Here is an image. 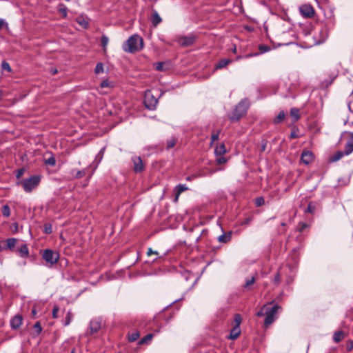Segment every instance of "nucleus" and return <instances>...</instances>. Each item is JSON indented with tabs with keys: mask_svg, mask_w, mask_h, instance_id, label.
I'll list each match as a JSON object with an SVG mask.
<instances>
[{
	"mask_svg": "<svg viewBox=\"0 0 353 353\" xmlns=\"http://www.w3.org/2000/svg\"><path fill=\"white\" fill-rule=\"evenodd\" d=\"M77 22L84 28H87L89 25L88 20L83 17H78L77 19Z\"/></svg>",
	"mask_w": 353,
	"mask_h": 353,
	"instance_id": "25",
	"label": "nucleus"
},
{
	"mask_svg": "<svg viewBox=\"0 0 353 353\" xmlns=\"http://www.w3.org/2000/svg\"><path fill=\"white\" fill-rule=\"evenodd\" d=\"M14 226L15 230H17V229H18V224L17 223H14Z\"/></svg>",
	"mask_w": 353,
	"mask_h": 353,
	"instance_id": "62",
	"label": "nucleus"
},
{
	"mask_svg": "<svg viewBox=\"0 0 353 353\" xmlns=\"http://www.w3.org/2000/svg\"><path fill=\"white\" fill-rule=\"evenodd\" d=\"M104 150L105 148H102L99 152L97 154V157H96V159H99V161H100L101 159H102V157H103V152H104Z\"/></svg>",
	"mask_w": 353,
	"mask_h": 353,
	"instance_id": "51",
	"label": "nucleus"
},
{
	"mask_svg": "<svg viewBox=\"0 0 353 353\" xmlns=\"http://www.w3.org/2000/svg\"><path fill=\"white\" fill-rule=\"evenodd\" d=\"M234 321V323H235V326L234 327H240V324H241V321H242L241 315L239 314H235Z\"/></svg>",
	"mask_w": 353,
	"mask_h": 353,
	"instance_id": "36",
	"label": "nucleus"
},
{
	"mask_svg": "<svg viewBox=\"0 0 353 353\" xmlns=\"http://www.w3.org/2000/svg\"><path fill=\"white\" fill-rule=\"evenodd\" d=\"M102 319L100 317L94 318L90 322V334L97 333L101 327Z\"/></svg>",
	"mask_w": 353,
	"mask_h": 353,
	"instance_id": "7",
	"label": "nucleus"
},
{
	"mask_svg": "<svg viewBox=\"0 0 353 353\" xmlns=\"http://www.w3.org/2000/svg\"><path fill=\"white\" fill-rule=\"evenodd\" d=\"M24 172H25V169L24 168H21V169H19L17 171V174H16V177L17 179H19L20 177L22 176V175L24 174Z\"/></svg>",
	"mask_w": 353,
	"mask_h": 353,
	"instance_id": "48",
	"label": "nucleus"
},
{
	"mask_svg": "<svg viewBox=\"0 0 353 353\" xmlns=\"http://www.w3.org/2000/svg\"><path fill=\"white\" fill-rule=\"evenodd\" d=\"M156 254V255H158L159 254V252H157V251H153L152 248H148V251H147V255L148 256H150L151 254Z\"/></svg>",
	"mask_w": 353,
	"mask_h": 353,
	"instance_id": "53",
	"label": "nucleus"
},
{
	"mask_svg": "<svg viewBox=\"0 0 353 353\" xmlns=\"http://www.w3.org/2000/svg\"><path fill=\"white\" fill-rule=\"evenodd\" d=\"M353 152V145L347 143L345 145L344 153L345 155H349Z\"/></svg>",
	"mask_w": 353,
	"mask_h": 353,
	"instance_id": "29",
	"label": "nucleus"
},
{
	"mask_svg": "<svg viewBox=\"0 0 353 353\" xmlns=\"http://www.w3.org/2000/svg\"><path fill=\"white\" fill-rule=\"evenodd\" d=\"M143 48V39L137 34H134L130 37L123 46V50L130 53L139 51Z\"/></svg>",
	"mask_w": 353,
	"mask_h": 353,
	"instance_id": "1",
	"label": "nucleus"
},
{
	"mask_svg": "<svg viewBox=\"0 0 353 353\" xmlns=\"http://www.w3.org/2000/svg\"><path fill=\"white\" fill-rule=\"evenodd\" d=\"M353 348V342L350 341L349 343L347 345V351H351Z\"/></svg>",
	"mask_w": 353,
	"mask_h": 353,
	"instance_id": "54",
	"label": "nucleus"
},
{
	"mask_svg": "<svg viewBox=\"0 0 353 353\" xmlns=\"http://www.w3.org/2000/svg\"><path fill=\"white\" fill-rule=\"evenodd\" d=\"M4 24V20L0 18V29H1L3 27Z\"/></svg>",
	"mask_w": 353,
	"mask_h": 353,
	"instance_id": "57",
	"label": "nucleus"
},
{
	"mask_svg": "<svg viewBox=\"0 0 353 353\" xmlns=\"http://www.w3.org/2000/svg\"><path fill=\"white\" fill-rule=\"evenodd\" d=\"M280 308L281 307L277 304L272 305V303H268L264 305V309H265L264 325L265 327H268L275 321L276 314Z\"/></svg>",
	"mask_w": 353,
	"mask_h": 353,
	"instance_id": "2",
	"label": "nucleus"
},
{
	"mask_svg": "<svg viewBox=\"0 0 353 353\" xmlns=\"http://www.w3.org/2000/svg\"><path fill=\"white\" fill-rule=\"evenodd\" d=\"M132 161L133 162V169L135 172H141L143 170L144 166L140 157H133Z\"/></svg>",
	"mask_w": 353,
	"mask_h": 353,
	"instance_id": "10",
	"label": "nucleus"
},
{
	"mask_svg": "<svg viewBox=\"0 0 353 353\" xmlns=\"http://www.w3.org/2000/svg\"><path fill=\"white\" fill-rule=\"evenodd\" d=\"M258 54H259V53H254L253 54H250L246 55V57H251L252 56H256Z\"/></svg>",
	"mask_w": 353,
	"mask_h": 353,
	"instance_id": "61",
	"label": "nucleus"
},
{
	"mask_svg": "<svg viewBox=\"0 0 353 353\" xmlns=\"http://www.w3.org/2000/svg\"><path fill=\"white\" fill-rule=\"evenodd\" d=\"M162 21V19L156 10L152 11L151 22L154 27H157Z\"/></svg>",
	"mask_w": 353,
	"mask_h": 353,
	"instance_id": "13",
	"label": "nucleus"
},
{
	"mask_svg": "<svg viewBox=\"0 0 353 353\" xmlns=\"http://www.w3.org/2000/svg\"><path fill=\"white\" fill-rule=\"evenodd\" d=\"M17 243V239L10 238L6 240V245L7 248L9 250H12L14 248Z\"/></svg>",
	"mask_w": 353,
	"mask_h": 353,
	"instance_id": "24",
	"label": "nucleus"
},
{
	"mask_svg": "<svg viewBox=\"0 0 353 353\" xmlns=\"http://www.w3.org/2000/svg\"><path fill=\"white\" fill-rule=\"evenodd\" d=\"M17 252L21 257H26L29 254L28 248L26 244H22L19 248H18Z\"/></svg>",
	"mask_w": 353,
	"mask_h": 353,
	"instance_id": "19",
	"label": "nucleus"
},
{
	"mask_svg": "<svg viewBox=\"0 0 353 353\" xmlns=\"http://www.w3.org/2000/svg\"><path fill=\"white\" fill-rule=\"evenodd\" d=\"M157 103V99H155L152 95L150 96L149 94H145V105L148 109L151 110H154Z\"/></svg>",
	"mask_w": 353,
	"mask_h": 353,
	"instance_id": "9",
	"label": "nucleus"
},
{
	"mask_svg": "<svg viewBox=\"0 0 353 353\" xmlns=\"http://www.w3.org/2000/svg\"><path fill=\"white\" fill-rule=\"evenodd\" d=\"M226 152V148L224 143L217 145L214 149L216 156H223Z\"/></svg>",
	"mask_w": 353,
	"mask_h": 353,
	"instance_id": "20",
	"label": "nucleus"
},
{
	"mask_svg": "<svg viewBox=\"0 0 353 353\" xmlns=\"http://www.w3.org/2000/svg\"><path fill=\"white\" fill-rule=\"evenodd\" d=\"M216 157H217L216 162L218 164L221 165V164H223L226 162V159L225 157H223V156H216Z\"/></svg>",
	"mask_w": 353,
	"mask_h": 353,
	"instance_id": "46",
	"label": "nucleus"
},
{
	"mask_svg": "<svg viewBox=\"0 0 353 353\" xmlns=\"http://www.w3.org/2000/svg\"><path fill=\"white\" fill-rule=\"evenodd\" d=\"M108 38L105 36V35H103L101 38V45L103 48H105L106 46L108 45Z\"/></svg>",
	"mask_w": 353,
	"mask_h": 353,
	"instance_id": "42",
	"label": "nucleus"
},
{
	"mask_svg": "<svg viewBox=\"0 0 353 353\" xmlns=\"http://www.w3.org/2000/svg\"><path fill=\"white\" fill-rule=\"evenodd\" d=\"M140 336V334L138 331L134 332L128 335V341L130 342L136 341Z\"/></svg>",
	"mask_w": 353,
	"mask_h": 353,
	"instance_id": "28",
	"label": "nucleus"
},
{
	"mask_svg": "<svg viewBox=\"0 0 353 353\" xmlns=\"http://www.w3.org/2000/svg\"><path fill=\"white\" fill-rule=\"evenodd\" d=\"M285 118V113L284 111H280L276 117L274 119V123H279L283 121Z\"/></svg>",
	"mask_w": 353,
	"mask_h": 353,
	"instance_id": "27",
	"label": "nucleus"
},
{
	"mask_svg": "<svg viewBox=\"0 0 353 353\" xmlns=\"http://www.w3.org/2000/svg\"><path fill=\"white\" fill-rule=\"evenodd\" d=\"M231 238H232V232H228L223 233V234L220 235L218 237V241L220 243H225L229 242L231 240Z\"/></svg>",
	"mask_w": 353,
	"mask_h": 353,
	"instance_id": "17",
	"label": "nucleus"
},
{
	"mask_svg": "<svg viewBox=\"0 0 353 353\" xmlns=\"http://www.w3.org/2000/svg\"><path fill=\"white\" fill-rule=\"evenodd\" d=\"M71 320H72L71 314H70V312H68V314H67V316L65 317V323H64V325L65 326L68 325L70 323Z\"/></svg>",
	"mask_w": 353,
	"mask_h": 353,
	"instance_id": "45",
	"label": "nucleus"
},
{
	"mask_svg": "<svg viewBox=\"0 0 353 353\" xmlns=\"http://www.w3.org/2000/svg\"><path fill=\"white\" fill-rule=\"evenodd\" d=\"M52 74H56L57 72V70L56 69L52 70Z\"/></svg>",
	"mask_w": 353,
	"mask_h": 353,
	"instance_id": "64",
	"label": "nucleus"
},
{
	"mask_svg": "<svg viewBox=\"0 0 353 353\" xmlns=\"http://www.w3.org/2000/svg\"><path fill=\"white\" fill-rule=\"evenodd\" d=\"M103 72V64L102 63H98L95 67L94 72L96 74H100Z\"/></svg>",
	"mask_w": 353,
	"mask_h": 353,
	"instance_id": "35",
	"label": "nucleus"
},
{
	"mask_svg": "<svg viewBox=\"0 0 353 353\" xmlns=\"http://www.w3.org/2000/svg\"><path fill=\"white\" fill-rule=\"evenodd\" d=\"M100 86L102 88H108L110 87V82L108 81V80H103L101 81Z\"/></svg>",
	"mask_w": 353,
	"mask_h": 353,
	"instance_id": "49",
	"label": "nucleus"
},
{
	"mask_svg": "<svg viewBox=\"0 0 353 353\" xmlns=\"http://www.w3.org/2000/svg\"><path fill=\"white\" fill-rule=\"evenodd\" d=\"M59 258V253L50 249H46L42 253V259L46 262V265L49 268L57 263Z\"/></svg>",
	"mask_w": 353,
	"mask_h": 353,
	"instance_id": "5",
	"label": "nucleus"
},
{
	"mask_svg": "<svg viewBox=\"0 0 353 353\" xmlns=\"http://www.w3.org/2000/svg\"><path fill=\"white\" fill-rule=\"evenodd\" d=\"M301 15L305 17H312L314 14V10L310 4H303L299 8Z\"/></svg>",
	"mask_w": 353,
	"mask_h": 353,
	"instance_id": "8",
	"label": "nucleus"
},
{
	"mask_svg": "<svg viewBox=\"0 0 353 353\" xmlns=\"http://www.w3.org/2000/svg\"><path fill=\"white\" fill-rule=\"evenodd\" d=\"M249 107V101L245 99L241 100L235 107L232 115L230 117L232 121H239L245 113Z\"/></svg>",
	"mask_w": 353,
	"mask_h": 353,
	"instance_id": "3",
	"label": "nucleus"
},
{
	"mask_svg": "<svg viewBox=\"0 0 353 353\" xmlns=\"http://www.w3.org/2000/svg\"><path fill=\"white\" fill-rule=\"evenodd\" d=\"M232 62V59H223L220 60L215 65V70L222 69Z\"/></svg>",
	"mask_w": 353,
	"mask_h": 353,
	"instance_id": "16",
	"label": "nucleus"
},
{
	"mask_svg": "<svg viewBox=\"0 0 353 353\" xmlns=\"http://www.w3.org/2000/svg\"><path fill=\"white\" fill-rule=\"evenodd\" d=\"M348 108H349V110H350L351 112H353V107H352V103H351V102H350V103H348Z\"/></svg>",
	"mask_w": 353,
	"mask_h": 353,
	"instance_id": "58",
	"label": "nucleus"
},
{
	"mask_svg": "<svg viewBox=\"0 0 353 353\" xmlns=\"http://www.w3.org/2000/svg\"><path fill=\"white\" fill-rule=\"evenodd\" d=\"M240 334H241L240 327H234L230 332L228 339H230L231 340H235L236 339H237L239 337Z\"/></svg>",
	"mask_w": 353,
	"mask_h": 353,
	"instance_id": "18",
	"label": "nucleus"
},
{
	"mask_svg": "<svg viewBox=\"0 0 353 353\" xmlns=\"http://www.w3.org/2000/svg\"><path fill=\"white\" fill-rule=\"evenodd\" d=\"M314 210H315V208L314 206H312L311 203H309L307 205V208H306L305 212L313 213L314 212Z\"/></svg>",
	"mask_w": 353,
	"mask_h": 353,
	"instance_id": "50",
	"label": "nucleus"
},
{
	"mask_svg": "<svg viewBox=\"0 0 353 353\" xmlns=\"http://www.w3.org/2000/svg\"><path fill=\"white\" fill-rule=\"evenodd\" d=\"M345 155L344 152L339 151L330 158L332 162H336L340 160Z\"/></svg>",
	"mask_w": 353,
	"mask_h": 353,
	"instance_id": "26",
	"label": "nucleus"
},
{
	"mask_svg": "<svg viewBox=\"0 0 353 353\" xmlns=\"http://www.w3.org/2000/svg\"><path fill=\"white\" fill-rule=\"evenodd\" d=\"M188 188L185 184H179L176 185L174 188L175 192V199L174 201H177L179 195L184 191L187 190Z\"/></svg>",
	"mask_w": 353,
	"mask_h": 353,
	"instance_id": "14",
	"label": "nucleus"
},
{
	"mask_svg": "<svg viewBox=\"0 0 353 353\" xmlns=\"http://www.w3.org/2000/svg\"><path fill=\"white\" fill-rule=\"evenodd\" d=\"M260 53H265L270 50V48L265 45H260L259 46Z\"/></svg>",
	"mask_w": 353,
	"mask_h": 353,
	"instance_id": "41",
	"label": "nucleus"
},
{
	"mask_svg": "<svg viewBox=\"0 0 353 353\" xmlns=\"http://www.w3.org/2000/svg\"><path fill=\"white\" fill-rule=\"evenodd\" d=\"M265 203V200L263 197H258L255 199V205L257 207H260Z\"/></svg>",
	"mask_w": 353,
	"mask_h": 353,
	"instance_id": "39",
	"label": "nucleus"
},
{
	"mask_svg": "<svg viewBox=\"0 0 353 353\" xmlns=\"http://www.w3.org/2000/svg\"><path fill=\"white\" fill-rule=\"evenodd\" d=\"M176 139L175 138H171L167 141V149H171L176 145Z\"/></svg>",
	"mask_w": 353,
	"mask_h": 353,
	"instance_id": "34",
	"label": "nucleus"
},
{
	"mask_svg": "<svg viewBox=\"0 0 353 353\" xmlns=\"http://www.w3.org/2000/svg\"><path fill=\"white\" fill-rule=\"evenodd\" d=\"M326 37H327V36H325L324 38H323V39H321V41H319L318 42V43H320L323 42V41H325V38H326Z\"/></svg>",
	"mask_w": 353,
	"mask_h": 353,
	"instance_id": "63",
	"label": "nucleus"
},
{
	"mask_svg": "<svg viewBox=\"0 0 353 353\" xmlns=\"http://www.w3.org/2000/svg\"><path fill=\"white\" fill-rule=\"evenodd\" d=\"M45 164L50 166H54L56 164V159L53 156H51L47 159H45Z\"/></svg>",
	"mask_w": 353,
	"mask_h": 353,
	"instance_id": "33",
	"label": "nucleus"
},
{
	"mask_svg": "<svg viewBox=\"0 0 353 353\" xmlns=\"http://www.w3.org/2000/svg\"><path fill=\"white\" fill-rule=\"evenodd\" d=\"M193 178H194V176H189L186 178V180L191 181Z\"/></svg>",
	"mask_w": 353,
	"mask_h": 353,
	"instance_id": "60",
	"label": "nucleus"
},
{
	"mask_svg": "<svg viewBox=\"0 0 353 353\" xmlns=\"http://www.w3.org/2000/svg\"><path fill=\"white\" fill-rule=\"evenodd\" d=\"M34 330L36 331L37 332V334H39L41 331H42V327H41V323L39 321H37L34 325Z\"/></svg>",
	"mask_w": 353,
	"mask_h": 353,
	"instance_id": "40",
	"label": "nucleus"
},
{
	"mask_svg": "<svg viewBox=\"0 0 353 353\" xmlns=\"http://www.w3.org/2000/svg\"><path fill=\"white\" fill-rule=\"evenodd\" d=\"M1 67H2V69L4 70H6L8 72H10L11 71V67L10 66L9 63H7L6 61H3L2 62Z\"/></svg>",
	"mask_w": 353,
	"mask_h": 353,
	"instance_id": "43",
	"label": "nucleus"
},
{
	"mask_svg": "<svg viewBox=\"0 0 353 353\" xmlns=\"http://www.w3.org/2000/svg\"><path fill=\"white\" fill-rule=\"evenodd\" d=\"M219 134H220V131L219 130H218L216 132H213V133L212 134V136H211V143H210V144H212L213 142H214L215 141L219 139Z\"/></svg>",
	"mask_w": 353,
	"mask_h": 353,
	"instance_id": "38",
	"label": "nucleus"
},
{
	"mask_svg": "<svg viewBox=\"0 0 353 353\" xmlns=\"http://www.w3.org/2000/svg\"><path fill=\"white\" fill-rule=\"evenodd\" d=\"M40 181V176L33 175L28 179H23L18 184L22 185L25 192H30L33 189L36 188L39 185Z\"/></svg>",
	"mask_w": 353,
	"mask_h": 353,
	"instance_id": "4",
	"label": "nucleus"
},
{
	"mask_svg": "<svg viewBox=\"0 0 353 353\" xmlns=\"http://www.w3.org/2000/svg\"><path fill=\"white\" fill-rule=\"evenodd\" d=\"M155 68L158 71H163L164 69V63L163 62H158L155 65Z\"/></svg>",
	"mask_w": 353,
	"mask_h": 353,
	"instance_id": "44",
	"label": "nucleus"
},
{
	"mask_svg": "<svg viewBox=\"0 0 353 353\" xmlns=\"http://www.w3.org/2000/svg\"><path fill=\"white\" fill-rule=\"evenodd\" d=\"M86 172H87V168L81 170L72 169L71 170V175L74 179H81L85 175Z\"/></svg>",
	"mask_w": 353,
	"mask_h": 353,
	"instance_id": "15",
	"label": "nucleus"
},
{
	"mask_svg": "<svg viewBox=\"0 0 353 353\" xmlns=\"http://www.w3.org/2000/svg\"><path fill=\"white\" fill-rule=\"evenodd\" d=\"M59 311V308L58 306L54 307L52 310V317L56 319L58 316V312Z\"/></svg>",
	"mask_w": 353,
	"mask_h": 353,
	"instance_id": "47",
	"label": "nucleus"
},
{
	"mask_svg": "<svg viewBox=\"0 0 353 353\" xmlns=\"http://www.w3.org/2000/svg\"><path fill=\"white\" fill-rule=\"evenodd\" d=\"M43 232L46 234H50L52 232V225L50 223H46L43 226Z\"/></svg>",
	"mask_w": 353,
	"mask_h": 353,
	"instance_id": "37",
	"label": "nucleus"
},
{
	"mask_svg": "<svg viewBox=\"0 0 353 353\" xmlns=\"http://www.w3.org/2000/svg\"><path fill=\"white\" fill-rule=\"evenodd\" d=\"M344 336H345V334L343 332L337 331V332H334V334L333 335V340L334 341V342L339 343L343 340V339L344 338Z\"/></svg>",
	"mask_w": 353,
	"mask_h": 353,
	"instance_id": "22",
	"label": "nucleus"
},
{
	"mask_svg": "<svg viewBox=\"0 0 353 353\" xmlns=\"http://www.w3.org/2000/svg\"><path fill=\"white\" fill-rule=\"evenodd\" d=\"M22 316L20 315L14 316L10 321V326L12 329H18L22 324Z\"/></svg>",
	"mask_w": 353,
	"mask_h": 353,
	"instance_id": "12",
	"label": "nucleus"
},
{
	"mask_svg": "<svg viewBox=\"0 0 353 353\" xmlns=\"http://www.w3.org/2000/svg\"><path fill=\"white\" fill-rule=\"evenodd\" d=\"M290 115L292 117L293 121H297L300 118L299 109L296 108H292L290 110Z\"/></svg>",
	"mask_w": 353,
	"mask_h": 353,
	"instance_id": "21",
	"label": "nucleus"
},
{
	"mask_svg": "<svg viewBox=\"0 0 353 353\" xmlns=\"http://www.w3.org/2000/svg\"><path fill=\"white\" fill-rule=\"evenodd\" d=\"M58 11L63 17L65 18L67 17L68 8L64 4L61 3L58 6Z\"/></svg>",
	"mask_w": 353,
	"mask_h": 353,
	"instance_id": "23",
	"label": "nucleus"
},
{
	"mask_svg": "<svg viewBox=\"0 0 353 353\" xmlns=\"http://www.w3.org/2000/svg\"><path fill=\"white\" fill-rule=\"evenodd\" d=\"M280 281V275L279 274H276V275L274 277V281L275 282H279Z\"/></svg>",
	"mask_w": 353,
	"mask_h": 353,
	"instance_id": "56",
	"label": "nucleus"
},
{
	"mask_svg": "<svg viewBox=\"0 0 353 353\" xmlns=\"http://www.w3.org/2000/svg\"><path fill=\"white\" fill-rule=\"evenodd\" d=\"M307 227V225L305 223H301L299 226V230L300 232L303 231L305 228Z\"/></svg>",
	"mask_w": 353,
	"mask_h": 353,
	"instance_id": "55",
	"label": "nucleus"
},
{
	"mask_svg": "<svg viewBox=\"0 0 353 353\" xmlns=\"http://www.w3.org/2000/svg\"><path fill=\"white\" fill-rule=\"evenodd\" d=\"M2 214L5 217H9L10 216V208L8 205H4L2 207Z\"/></svg>",
	"mask_w": 353,
	"mask_h": 353,
	"instance_id": "30",
	"label": "nucleus"
},
{
	"mask_svg": "<svg viewBox=\"0 0 353 353\" xmlns=\"http://www.w3.org/2000/svg\"><path fill=\"white\" fill-rule=\"evenodd\" d=\"M255 282V278L254 276H251L250 278H248L246 279L244 287L245 288H250V287L253 285Z\"/></svg>",
	"mask_w": 353,
	"mask_h": 353,
	"instance_id": "31",
	"label": "nucleus"
},
{
	"mask_svg": "<svg viewBox=\"0 0 353 353\" xmlns=\"http://www.w3.org/2000/svg\"><path fill=\"white\" fill-rule=\"evenodd\" d=\"M257 316H265V309H264V306L256 313Z\"/></svg>",
	"mask_w": 353,
	"mask_h": 353,
	"instance_id": "52",
	"label": "nucleus"
},
{
	"mask_svg": "<svg viewBox=\"0 0 353 353\" xmlns=\"http://www.w3.org/2000/svg\"><path fill=\"white\" fill-rule=\"evenodd\" d=\"M152 337H153V334H147L143 339H141V341H139V344L148 343V341H151Z\"/></svg>",
	"mask_w": 353,
	"mask_h": 353,
	"instance_id": "32",
	"label": "nucleus"
},
{
	"mask_svg": "<svg viewBox=\"0 0 353 353\" xmlns=\"http://www.w3.org/2000/svg\"><path fill=\"white\" fill-rule=\"evenodd\" d=\"M314 155L310 151H303L301 154V161L303 163L308 165L313 161Z\"/></svg>",
	"mask_w": 353,
	"mask_h": 353,
	"instance_id": "11",
	"label": "nucleus"
},
{
	"mask_svg": "<svg viewBox=\"0 0 353 353\" xmlns=\"http://www.w3.org/2000/svg\"><path fill=\"white\" fill-rule=\"evenodd\" d=\"M196 37L193 35L181 36L177 39V42L179 45L184 47L190 46L194 43Z\"/></svg>",
	"mask_w": 353,
	"mask_h": 353,
	"instance_id": "6",
	"label": "nucleus"
},
{
	"mask_svg": "<svg viewBox=\"0 0 353 353\" xmlns=\"http://www.w3.org/2000/svg\"><path fill=\"white\" fill-rule=\"evenodd\" d=\"M32 314L33 316H35L37 315V311H36L35 308H33L32 310Z\"/></svg>",
	"mask_w": 353,
	"mask_h": 353,
	"instance_id": "59",
	"label": "nucleus"
}]
</instances>
